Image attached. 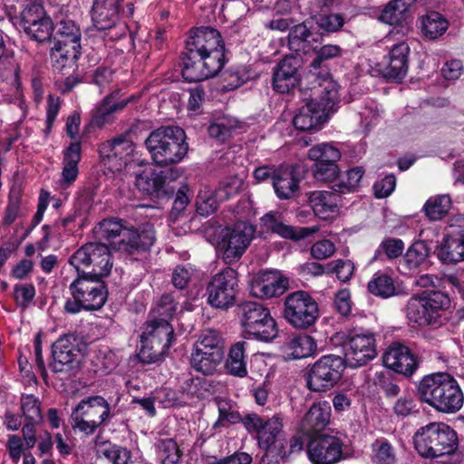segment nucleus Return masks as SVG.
<instances>
[{"label":"nucleus","instance_id":"f257e3e1","mask_svg":"<svg viewBox=\"0 0 464 464\" xmlns=\"http://www.w3.org/2000/svg\"><path fill=\"white\" fill-rule=\"evenodd\" d=\"M221 33L211 26L192 28L180 54L181 75L187 82L217 76L228 62Z\"/></svg>","mask_w":464,"mask_h":464},{"label":"nucleus","instance_id":"f03ea898","mask_svg":"<svg viewBox=\"0 0 464 464\" xmlns=\"http://www.w3.org/2000/svg\"><path fill=\"white\" fill-rule=\"evenodd\" d=\"M419 399L435 411L453 414L464 403V394L457 380L447 372L425 375L417 385Z\"/></svg>","mask_w":464,"mask_h":464},{"label":"nucleus","instance_id":"7ed1b4c3","mask_svg":"<svg viewBox=\"0 0 464 464\" xmlns=\"http://www.w3.org/2000/svg\"><path fill=\"white\" fill-rule=\"evenodd\" d=\"M53 30L48 44L50 59L54 70L63 72L66 69H76L82 54V32L72 19L53 20Z\"/></svg>","mask_w":464,"mask_h":464},{"label":"nucleus","instance_id":"20e7f679","mask_svg":"<svg viewBox=\"0 0 464 464\" xmlns=\"http://www.w3.org/2000/svg\"><path fill=\"white\" fill-rule=\"evenodd\" d=\"M104 277L90 275L86 271L76 272L75 278L69 285L71 297L63 305V313L78 314L82 311L101 310L107 302L109 291Z\"/></svg>","mask_w":464,"mask_h":464},{"label":"nucleus","instance_id":"39448f33","mask_svg":"<svg viewBox=\"0 0 464 464\" xmlns=\"http://www.w3.org/2000/svg\"><path fill=\"white\" fill-rule=\"evenodd\" d=\"M185 130L179 126H161L152 130L144 145L155 165L167 167L183 160L188 151Z\"/></svg>","mask_w":464,"mask_h":464},{"label":"nucleus","instance_id":"423d86ee","mask_svg":"<svg viewBox=\"0 0 464 464\" xmlns=\"http://www.w3.org/2000/svg\"><path fill=\"white\" fill-rule=\"evenodd\" d=\"M9 20L17 30L19 35L37 45L50 42L53 19L47 14L44 5L36 0L26 1L16 9L8 13Z\"/></svg>","mask_w":464,"mask_h":464},{"label":"nucleus","instance_id":"0eeeda50","mask_svg":"<svg viewBox=\"0 0 464 464\" xmlns=\"http://www.w3.org/2000/svg\"><path fill=\"white\" fill-rule=\"evenodd\" d=\"M451 301L449 295L437 289L413 293L408 301V321L419 326H441L448 320L447 310Z\"/></svg>","mask_w":464,"mask_h":464},{"label":"nucleus","instance_id":"6e6552de","mask_svg":"<svg viewBox=\"0 0 464 464\" xmlns=\"http://www.w3.org/2000/svg\"><path fill=\"white\" fill-rule=\"evenodd\" d=\"M412 440L416 451L425 459L453 455L459 447L457 431L444 422H430L419 428Z\"/></svg>","mask_w":464,"mask_h":464},{"label":"nucleus","instance_id":"1a4fd4ad","mask_svg":"<svg viewBox=\"0 0 464 464\" xmlns=\"http://www.w3.org/2000/svg\"><path fill=\"white\" fill-rule=\"evenodd\" d=\"M331 343L342 348L346 366L358 368L377 355L375 336L369 330L353 327L333 334Z\"/></svg>","mask_w":464,"mask_h":464},{"label":"nucleus","instance_id":"9d476101","mask_svg":"<svg viewBox=\"0 0 464 464\" xmlns=\"http://www.w3.org/2000/svg\"><path fill=\"white\" fill-rule=\"evenodd\" d=\"M346 361L340 355L326 354L309 364L304 373L306 388L315 393H325L341 382Z\"/></svg>","mask_w":464,"mask_h":464},{"label":"nucleus","instance_id":"9b49d317","mask_svg":"<svg viewBox=\"0 0 464 464\" xmlns=\"http://www.w3.org/2000/svg\"><path fill=\"white\" fill-rule=\"evenodd\" d=\"M237 314L244 333L253 335L255 339L268 343L278 334L276 320L270 310L262 304L246 301L237 306Z\"/></svg>","mask_w":464,"mask_h":464},{"label":"nucleus","instance_id":"f8f14e48","mask_svg":"<svg viewBox=\"0 0 464 464\" xmlns=\"http://www.w3.org/2000/svg\"><path fill=\"white\" fill-rule=\"evenodd\" d=\"M319 316V304L309 292L296 290L285 297L283 317L294 328L308 330L315 325Z\"/></svg>","mask_w":464,"mask_h":464},{"label":"nucleus","instance_id":"ddd939ff","mask_svg":"<svg viewBox=\"0 0 464 464\" xmlns=\"http://www.w3.org/2000/svg\"><path fill=\"white\" fill-rule=\"evenodd\" d=\"M113 416L110 403L101 395L83 398L72 411L74 427L85 435H92L99 427L106 426Z\"/></svg>","mask_w":464,"mask_h":464},{"label":"nucleus","instance_id":"4468645a","mask_svg":"<svg viewBox=\"0 0 464 464\" xmlns=\"http://www.w3.org/2000/svg\"><path fill=\"white\" fill-rule=\"evenodd\" d=\"M225 356L223 340L215 330L202 333L195 343L190 356V364L194 370L204 375L213 374Z\"/></svg>","mask_w":464,"mask_h":464},{"label":"nucleus","instance_id":"2eb2a0df","mask_svg":"<svg viewBox=\"0 0 464 464\" xmlns=\"http://www.w3.org/2000/svg\"><path fill=\"white\" fill-rule=\"evenodd\" d=\"M69 264L76 272L92 268L88 273L106 277L112 268V256L109 246L100 242H88L78 248L69 258Z\"/></svg>","mask_w":464,"mask_h":464},{"label":"nucleus","instance_id":"dca6fc26","mask_svg":"<svg viewBox=\"0 0 464 464\" xmlns=\"http://www.w3.org/2000/svg\"><path fill=\"white\" fill-rule=\"evenodd\" d=\"M238 293V273L230 266L211 276L206 287L208 304L213 308L225 311L236 304Z\"/></svg>","mask_w":464,"mask_h":464},{"label":"nucleus","instance_id":"f3484780","mask_svg":"<svg viewBox=\"0 0 464 464\" xmlns=\"http://www.w3.org/2000/svg\"><path fill=\"white\" fill-rule=\"evenodd\" d=\"M254 232V227L245 221L222 229L217 251L225 264L231 265L242 257L253 239Z\"/></svg>","mask_w":464,"mask_h":464},{"label":"nucleus","instance_id":"a211bd4d","mask_svg":"<svg viewBox=\"0 0 464 464\" xmlns=\"http://www.w3.org/2000/svg\"><path fill=\"white\" fill-rule=\"evenodd\" d=\"M307 158L314 161L311 170L317 181L332 183L340 177L341 151L335 146L324 142L316 144L308 150Z\"/></svg>","mask_w":464,"mask_h":464},{"label":"nucleus","instance_id":"6ab92c4d","mask_svg":"<svg viewBox=\"0 0 464 464\" xmlns=\"http://www.w3.org/2000/svg\"><path fill=\"white\" fill-rule=\"evenodd\" d=\"M245 420V429L256 440L258 448L277 446L280 442L286 444V440L284 438L283 418L279 414L269 418L255 412L253 416Z\"/></svg>","mask_w":464,"mask_h":464},{"label":"nucleus","instance_id":"aec40b11","mask_svg":"<svg viewBox=\"0 0 464 464\" xmlns=\"http://www.w3.org/2000/svg\"><path fill=\"white\" fill-rule=\"evenodd\" d=\"M140 124V121H137L123 133L101 143L98 149L101 159L102 160H119V167L126 166L135 150L134 138L137 136Z\"/></svg>","mask_w":464,"mask_h":464},{"label":"nucleus","instance_id":"412c9836","mask_svg":"<svg viewBox=\"0 0 464 464\" xmlns=\"http://www.w3.org/2000/svg\"><path fill=\"white\" fill-rule=\"evenodd\" d=\"M135 185L141 194L158 205L172 199L174 196V188L167 182V176L162 170L145 169L136 176Z\"/></svg>","mask_w":464,"mask_h":464},{"label":"nucleus","instance_id":"4be33fe9","mask_svg":"<svg viewBox=\"0 0 464 464\" xmlns=\"http://www.w3.org/2000/svg\"><path fill=\"white\" fill-rule=\"evenodd\" d=\"M155 241V229L152 224L143 223L138 227L130 225L123 232V239L118 240V250L138 259V256L150 252Z\"/></svg>","mask_w":464,"mask_h":464},{"label":"nucleus","instance_id":"5701e85b","mask_svg":"<svg viewBox=\"0 0 464 464\" xmlns=\"http://www.w3.org/2000/svg\"><path fill=\"white\" fill-rule=\"evenodd\" d=\"M307 454L314 464H334L343 457V441L329 434L307 438Z\"/></svg>","mask_w":464,"mask_h":464},{"label":"nucleus","instance_id":"b1692460","mask_svg":"<svg viewBox=\"0 0 464 464\" xmlns=\"http://www.w3.org/2000/svg\"><path fill=\"white\" fill-rule=\"evenodd\" d=\"M302 59L295 55H285L273 68L272 88L276 92L288 94L300 84Z\"/></svg>","mask_w":464,"mask_h":464},{"label":"nucleus","instance_id":"393cba45","mask_svg":"<svg viewBox=\"0 0 464 464\" xmlns=\"http://www.w3.org/2000/svg\"><path fill=\"white\" fill-rule=\"evenodd\" d=\"M332 407L326 401L314 402L299 423V432L307 438L325 434L331 423Z\"/></svg>","mask_w":464,"mask_h":464},{"label":"nucleus","instance_id":"a878e982","mask_svg":"<svg viewBox=\"0 0 464 464\" xmlns=\"http://www.w3.org/2000/svg\"><path fill=\"white\" fill-rule=\"evenodd\" d=\"M80 367L79 350L68 340L59 339L52 344L49 368L54 373L70 374Z\"/></svg>","mask_w":464,"mask_h":464},{"label":"nucleus","instance_id":"bb28decb","mask_svg":"<svg viewBox=\"0 0 464 464\" xmlns=\"http://www.w3.org/2000/svg\"><path fill=\"white\" fill-rule=\"evenodd\" d=\"M249 287L253 296L268 299L283 295L288 288V279L276 272L260 271L252 277Z\"/></svg>","mask_w":464,"mask_h":464},{"label":"nucleus","instance_id":"cd10ccee","mask_svg":"<svg viewBox=\"0 0 464 464\" xmlns=\"http://www.w3.org/2000/svg\"><path fill=\"white\" fill-rule=\"evenodd\" d=\"M329 112L318 100L311 99L297 110L293 125L300 131H317L328 121Z\"/></svg>","mask_w":464,"mask_h":464},{"label":"nucleus","instance_id":"c85d7f7f","mask_svg":"<svg viewBox=\"0 0 464 464\" xmlns=\"http://www.w3.org/2000/svg\"><path fill=\"white\" fill-rule=\"evenodd\" d=\"M287 41L291 51L306 54L314 50L316 44L322 43L323 33L314 31L312 22L305 20L290 28Z\"/></svg>","mask_w":464,"mask_h":464},{"label":"nucleus","instance_id":"c756f323","mask_svg":"<svg viewBox=\"0 0 464 464\" xmlns=\"http://www.w3.org/2000/svg\"><path fill=\"white\" fill-rule=\"evenodd\" d=\"M316 350V341L307 334H288L280 346V351L285 361L307 358L312 356Z\"/></svg>","mask_w":464,"mask_h":464},{"label":"nucleus","instance_id":"7c9ffc66","mask_svg":"<svg viewBox=\"0 0 464 464\" xmlns=\"http://www.w3.org/2000/svg\"><path fill=\"white\" fill-rule=\"evenodd\" d=\"M375 71L386 82H401L406 75V45L401 41L394 44L389 53V63L387 65L377 64Z\"/></svg>","mask_w":464,"mask_h":464},{"label":"nucleus","instance_id":"2f4dec72","mask_svg":"<svg viewBox=\"0 0 464 464\" xmlns=\"http://www.w3.org/2000/svg\"><path fill=\"white\" fill-rule=\"evenodd\" d=\"M301 180L302 179L297 173L296 166H281L273 182L275 194L281 200H288L295 198L300 191Z\"/></svg>","mask_w":464,"mask_h":464},{"label":"nucleus","instance_id":"473e14b6","mask_svg":"<svg viewBox=\"0 0 464 464\" xmlns=\"http://www.w3.org/2000/svg\"><path fill=\"white\" fill-rule=\"evenodd\" d=\"M262 222L267 231L293 241L304 239L316 231V228L314 227H295L293 226L286 225L280 221L276 216L272 213H266L262 218Z\"/></svg>","mask_w":464,"mask_h":464},{"label":"nucleus","instance_id":"72a5a7b5","mask_svg":"<svg viewBox=\"0 0 464 464\" xmlns=\"http://www.w3.org/2000/svg\"><path fill=\"white\" fill-rule=\"evenodd\" d=\"M121 5L117 0H93L91 17L95 28H108L120 18Z\"/></svg>","mask_w":464,"mask_h":464},{"label":"nucleus","instance_id":"f704fd0d","mask_svg":"<svg viewBox=\"0 0 464 464\" xmlns=\"http://www.w3.org/2000/svg\"><path fill=\"white\" fill-rule=\"evenodd\" d=\"M434 254L438 259L447 265L464 261V233L457 236L446 235Z\"/></svg>","mask_w":464,"mask_h":464},{"label":"nucleus","instance_id":"c9c22d12","mask_svg":"<svg viewBox=\"0 0 464 464\" xmlns=\"http://www.w3.org/2000/svg\"><path fill=\"white\" fill-rule=\"evenodd\" d=\"M149 343L156 345L160 343V347L169 350L175 340L174 329L170 323H162L148 320L144 324V331L140 335V339H145Z\"/></svg>","mask_w":464,"mask_h":464},{"label":"nucleus","instance_id":"e433bc0d","mask_svg":"<svg viewBox=\"0 0 464 464\" xmlns=\"http://www.w3.org/2000/svg\"><path fill=\"white\" fill-rule=\"evenodd\" d=\"M247 347L248 343L246 341H238L230 346L228 356L225 362L228 374L238 378H244L247 375V355L246 353Z\"/></svg>","mask_w":464,"mask_h":464},{"label":"nucleus","instance_id":"4c0bfd02","mask_svg":"<svg viewBox=\"0 0 464 464\" xmlns=\"http://www.w3.org/2000/svg\"><path fill=\"white\" fill-rule=\"evenodd\" d=\"M310 73L315 77L318 85L323 88L318 102L322 103L328 111H331L339 99V84L334 81L330 70Z\"/></svg>","mask_w":464,"mask_h":464},{"label":"nucleus","instance_id":"58836bf2","mask_svg":"<svg viewBox=\"0 0 464 464\" xmlns=\"http://www.w3.org/2000/svg\"><path fill=\"white\" fill-rule=\"evenodd\" d=\"M378 20L393 26L391 34H399V28H402L406 21V0H390L382 9Z\"/></svg>","mask_w":464,"mask_h":464},{"label":"nucleus","instance_id":"ea45409f","mask_svg":"<svg viewBox=\"0 0 464 464\" xmlns=\"http://www.w3.org/2000/svg\"><path fill=\"white\" fill-rule=\"evenodd\" d=\"M419 22L422 34L430 40L438 39L449 28V21L437 11H428Z\"/></svg>","mask_w":464,"mask_h":464},{"label":"nucleus","instance_id":"a19ab883","mask_svg":"<svg viewBox=\"0 0 464 464\" xmlns=\"http://www.w3.org/2000/svg\"><path fill=\"white\" fill-rule=\"evenodd\" d=\"M313 52L315 55L309 65V72L329 70V62L341 57L344 51L338 44H329L319 46L316 44Z\"/></svg>","mask_w":464,"mask_h":464},{"label":"nucleus","instance_id":"79ce46f5","mask_svg":"<svg viewBox=\"0 0 464 464\" xmlns=\"http://www.w3.org/2000/svg\"><path fill=\"white\" fill-rule=\"evenodd\" d=\"M111 96H105L92 110L88 124L83 128L82 136L91 132L92 129H102L114 121V114L109 106Z\"/></svg>","mask_w":464,"mask_h":464},{"label":"nucleus","instance_id":"37998d69","mask_svg":"<svg viewBox=\"0 0 464 464\" xmlns=\"http://www.w3.org/2000/svg\"><path fill=\"white\" fill-rule=\"evenodd\" d=\"M127 222L117 218H105L98 224L94 231L98 237L108 240L111 244H118L119 239H123V232L127 229Z\"/></svg>","mask_w":464,"mask_h":464},{"label":"nucleus","instance_id":"c03bdc74","mask_svg":"<svg viewBox=\"0 0 464 464\" xmlns=\"http://www.w3.org/2000/svg\"><path fill=\"white\" fill-rule=\"evenodd\" d=\"M178 305L175 293L163 294L150 312L149 320L158 323H162L165 320L166 323H169L177 313Z\"/></svg>","mask_w":464,"mask_h":464},{"label":"nucleus","instance_id":"a18cd8bd","mask_svg":"<svg viewBox=\"0 0 464 464\" xmlns=\"http://www.w3.org/2000/svg\"><path fill=\"white\" fill-rule=\"evenodd\" d=\"M332 194H334L332 192ZM308 206L313 209L314 215L322 219L329 218L334 212L336 204L330 203L331 193L327 191L314 190L307 195Z\"/></svg>","mask_w":464,"mask_h":464},{"label":"nucleus","instance_id":"49530a36","mask_svg":"<svg viewBox=\"0 0 464 464\" xmlns=\"http://www.w3.org/2000/svg\"><path fill=\"white\" fill-rule=\"evenodd\" d=\"M452 201L449 195H436L430 197L424 204L422 209L430 221H439L448 216Z\"/></svg>","mask_w":464,"mask_h":464},{"label":"nucleus","instance_id":"de8ad7c7","mask_svg":"<svg viewBox=\"0 0 464 464\" xmlns=\"http://www.w3.org/2000/svg\"><path fill=\"white\" fill-rule=\"evenodd\" d=\"M364 172L365 170L362 166H356L349 169L345 172V175L332 186L333 193L334 195H341L355 192Z\"/></svg>","mask_w":464,"mask_h":464},{"label":"nucleus","instance_id":"09e8293b","mask_svg":"<svg viewBox=\"0 0 464 464\" xmlns=\"http://www.w3.org/2000/svg\"><path fill=\"white\" fill-rule=\"evenodd\" d=\"M250 79L249 71L245 66H232L225 70L221 75V90L223 92L234 91Z\"/></svg>","mask_w":464,"mask_h":464},{"label":"nucleus","instance_id":"8fccbe9b","mask_svg":"<svg viewBox=\"0 0 464 464\" xmlns=\"http://www.w3.org/2000/svg\"><path fill=\"white\" fill-rule=\"evenodd\" d=\"M156 450L161 464H179L182 457V451L173 439L160 440Z\"/></svg>","mask_w":464,"mask_h":464},{"label":"nucleus","instance_id":"3c124183","mask_svg":"<svg viewBox=\"0 0 464 464\" xmlns=\"http://www.w3.org/2000/svg\"><path fill=\"white\" fill-rule=\"evenodd\" d=\"M99 31H104V39L110 42H117L121 38L129 35V41L130 49H135V37L137 31H132L127 24V23L121 21L120 18L114 22L113 24H110L108 28H96Z\"/></svg>","mask_w":464,"mask_h":464},{"label":"nucleus","instance_id":"603ef678","mask_svg":"<svg viewBox=\"0 0 464 464\" xmlns=\"http://www.w3.org/2000/svg\"><path fill=\"white\" fill-rule=\"evenodd\" d=\"M405 354L406 346L400 343H393L383 353V365L396 373L406 375V371L401 363V359Z\"/></svg>","mask_w":464,"mask_h":464},{"label":"nucleus","instance_id":"864d4df0","mask_svg":"<svg viewBox=\"0 0 464 464\" xmlns=\"http://www.w3.org/2000/svg\"><path fill=\"white\" fill-rule=\"evenodd\" d=\"M168 352L169 350L163 349L162 346L160 347L159 343L154 345L146 341L145 338L140 339V346L137 356L140 362L151 364L163 361Z\"/></svg>","mask_w":464,"mask_h":464},{"label":"nucleus","instance_id":"5fc2aeb1","mask_svg":"<svg viewBox=\"0 0 464 464\" xmlns=\"http://www.w3.org/2000/svg\"><path fill=\"white\" fill-rule=\"evenodd\" d=\"M367 287L371 294L382 298L390 297L395 292L392 278L382 273L374 274L372 279L368 283Z\"/></svg>","mask_w":464,"mask_h":464},{"label":"nucleus","instance_id":"6e6d98bb","mask_svg":"<svg viewBox=\"0 0 464 464\" xmlns=\"http://www.w3.org/2000/svg\"><path fill=\"white\" fill-rule=\"evenodd\" d=\"M107 445L102 450V456L111 464H131L132 453L130 450L118 444H113L111 441L103 443Z\"/></svg>","mask_w":464,"mask_h":464},{"label":"nucleus","instance_id":"4d7b16f0","mask_svg":"<svg viewBox=\"0 0 464 464\" xmlns=\"http://www.w3.org/2000/svg\"><path fill=\"white\" fill-rule=\"evenodd\" d=\"M219 202L216 191H199L196 198V211L201 217H208L216 212Z\"/></svg>","mask_w":464,"mask_h":464},{"label":"nucleus","instance_id":"13d9d810","mask_svg":"<svg viewBox=\"0 0 464 464\" xmlns=\"http://www.w3.org/2000/svg\"><path fill=\"white\" fill-rule=\"evenodd\" d=\"M430 252V247L424 240L414 241L408 247V269L418 267L423 264Z\"/></svg>","mask_w":464,"mask_h":464},{"label":"nucleus","instance_id":"bf43d9fd","mask_svg":"<svg viewBox=\"0 0 464 464\" xmlns=\"http://www.w3.org/2000/svg\"><path fill=\"white\" fill-rule=\"evenodd\" d=\"M317 28L325 33H335L344 25V17L341 14H319L314 17Z\"/></svg>","mask_w":464,"mask_h":464},{"label":"nucleus","instance_id":"052dcab7","mask_svg":"<svg viewBox=\"0 0 464 464\" xmlns=\"http://www.w3.org/2000/svg\"><path fill=\"white\" fill-rule=\"evenodd\" d=\"M372 461L376 464H394L396 460V456L394 452V449L392 446L386 440H377L372 444Z\"/></svg>","mask_w":464,"mask_h":464},{"label":"nucleus","instance_id":"680f3d73","mask_svg":"<svg viewBox=\"0 0 464 464\" xmlns=\"http://www.w3.org/2000/svg\"><path fill=\"white\" fill-rule=\"evenodd\" d=\"M255 412L247 413L244 416L240 414L238 411L232 409L231 405L226 403V405H218V419L215 426L225 425H235L241 423L245 427L246 420L249 416H253Z\"/></svg>","mask_w":464,"mask_h":464},{"label":"nucleus","instance_id":"e2e57ef3","mask_svg":"<svg viewBox=\"0 0 464 464\" xmlns=\"http://www.w3.org/2000/svg\"><path fill=\"white\" fill-rule=\"evenodd\" d=\"M329 274H335L343 283L350 281L354 272V264L349 259H336L327 264Z\"/></svg>","mask_w":464,"mask_h":464},{"label":"nucleus","instance_id":"0e129e2a","mask_svg":"<svg viewBox=\"0 0 464 464\" xmlns=\"http://www.w3.org/2000/svg\"><path fill=\"white\" fill-rule=\"evenodd\" d=\"M404 242L400 238L387 237L382 241L375 251L374 257L384 253L389 259H394L402 254Z\"/></svg>","mask_w":464,"mask_h":464},{"label":"nucleus","instance_id":"69168bd1","mask_svg":"<svg viewBox=\"0 0 464 464\" xmlns=\"http://www.w3.org/2000/svg\"><path fill=\"white\" fill-rule=\"evenodd\" d=\"M235 127V124L231 123L230 121L222 118L212 122L209 125L208 131L210 137L224 142L231 137L232 130Z\"/></svg>","mask_w":464,"mask_h":464},{"label":"nucleus","instance_id":"338daca9","mask_svg":"<svg viewBox=\"0 0 464 464\" xmlns=\"http://www.w3.org/2000/svg\"><path fill=\"white\" fill-rule=\"evenodd\" d=\"M241 186L242 180L237 177L223 180L215 190L216 197H218L221 202L227 201L239 193Z\"/></svg>","mask_w":464,"mask_h":464},{"label":"nucleus","instance_id":"774afa93","mask_svg":"<svg viewBox=\"0 0 464 464\" xmlns=\"http://www.w3.org/2000/svg\"><path fill=\"white\" fill-rule=\"evenodd\" d=\"M286 444L280 442V445L268 448H259L264 450L258 464H280L281 460L287 459L285 450Z\"/></svg>","mask_w":464,"mask_h":464}]
</instances>
